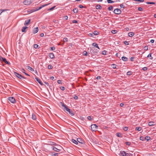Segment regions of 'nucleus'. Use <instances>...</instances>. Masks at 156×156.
Instances as JSON below:
<instances>
[{
  "label": "nucleus",
  "mask_w": 156,
  "mask_h": 156,
  "mask_svg": "<svg viewBox=\"0 0 156 156\" xmlns=\"http://www.w3.org/2000/svg\"><path fill=\"white\" fill-rule=\"evenodd\" d=\"M60 104L64 108L65 110L66 111L68 112L69 113V114L71 116H73L74 115V113L70 109L68 108L66 105H65L62 102H60Z\"/></svg>",
  "instance_id": "1"
},
{
  "label": "nucleus",
  "mask_w": 156,
  "mask_h": 156,
  "mask_svg": "<svg viewBox=\"0 0 156 156\" xmlns=\"http://www.w3.org/2000/svg\"><path fill=\"white\" fill-rule=\"evenodd\" d=\"M33 2V0H25L23 2L25 5H29Z\"/></svg>",
  "instance_id": "2"
},
{
  "label": "nucleus",
  "mask_w": 156,
  "mask_h": 156,
  "mask_svg": "<svg viewBox=\"0 0 156 156\" xmlns=\"http://www.w3.org/2000/svg\"><path fill=\"white\" fill-rule=\"evenodd\" d=\"M98 126L95 124L92 125L91 126V128L92 131H96L98 129Z\"/></svg>",
  "instance_id": "3"
},
{
  "label": "nucleus",
  "mask_w": 156,
  "mask_h": 156,
  "mask_svg": "<svg viewBox=\"0 0 156 156\" xmlns=\"http://www.w3.org/2000/svg\"><path fill=\"white\" fill-rule=\"evenodd\" d=\"M0 61L1 62H5L6 64L10 65V63L7 61L6 59L5 58H4L0 55Z\"/></svg>",
  "instance_id": "4"
},
{
  "label": "nucleus",
  "mask_w": 156,
  "mask_h": 156,
  "mask_svg": "<svg viewBox=\"0 0 156 156\" xmlns=\"http://www.w3.org/2000/svg\"><path fill=\"white\" fill-rule=\"evenodd\" d=\"M14 74L15 75L16 77H17L18 78H19V79H26L25 77L23 76L21 74H20L19 73L16 72H14Z\"/></svg>",
  "instance_id": "5"
},
{
  "label": "nucleus",
  "mask_w": 156,
  "mask_h": 156,
  "mask_svg": "<svg viewBox=\"0 0 156 156\" xmlns=\"http://www.w3.org/2000/svg\"><path fill=\"white\" fill-rule=\"evenodd\" d=\"M8 100L12 103H15L16 102V100L15 98L12 97H9L8 98Z\"/></svg>",
  "instance_id": "6"
},
{
  "label": "nucleus",
  "mask_w": 156,
  "mask_h": 156,
  "mask_svg": "<svg viewBox=\"0 0 156 156\" xmlns=\"http://www.w3.org/2000/svg\"><path fill=\"white\" fill-rule=\"evenodd\" d=\"M49 4H44V5H42L40 7H37L36 9L32 11L31 10V12H35V11H37L38 10H40V9H41V8H42L43 7H44L45 6H47V5H48Z\"/></svg>",
  "instance_id": "7"
},
{
  "label": "nucleus",
  "mask_w": 156,
  "mask_h": 156,
  "mask_svg": "<svg viewBox=\"0 0 156 156\" xmlns=\"http://www.w3.org/2000/svg\"><path fill=\"white\" fill-rule=\"evenodd\" d=\"M121 11L119 9H116L114 10V12L116 14L119 15L121 13Z\"/></svg>",
  "instance_id": "8"
},
{
  "label": "nucleus",
  "mask_w": 156,
  "mask_h": 156,
  "mask_svg": "<svg viewBox=\"0 0 156 156\" xmlns=\"http://www.w3.org/2000/svg\"><path fill=\"white\" fill-rule=\"evenodd\" d=\"M77 140L79 144H85L84 141L81 138H77Z\"/></svg>",
  "instance_id": "9"
},
{
  "label": "nucleus",
  "mask_w": 156,
  "mask_h": 156,
  "mask_svg": "<svg viewBox=\"0 0 156 156\" xmlns=\"http://www.w3.org/2000/svg\"><path fill=\"white\" fill-rule=\"evenodd\" d=\"M128 153H126L125 151H120V155L122 156H126Z\"/></svg>",
  "instance_id": "10"
},
{
  "label": "nucleus",
  "mask_w": 156,
  "mask_h": 156,
  "mask_svg": "<svg viewBox=\"0 0 156 156\" xmlns=\"http://www.w3.org/2000/svg\"><path fill=\"white\" fill-rule=\"evenodd\" d=\"M35 79L36 81L41 85H43V83L41 81V80L39 79L37 77H36Z\"/></svg>",
  "instance_id": "11"
},
{
  "label": "nucleus",
  "mask_w": 156,
  "mask_h": 156,
  "mask_svg": "<svg viewBox=\"0 0 156 156\" xmlns=\"http://www.w3.org/2000/svg\"><path fill=\"white\" fill-rule=\"evenodd\" d=\"M38 31V27L34 28L33 30V33L34 34H35L37 33Z\"/></svg>",
  "instance_id": "12"
},
{
  "label": "nucleus",
  "mask_w": 156,
  "mask_h": 156,
  "mask_svg": "<svg viewBox=\"0 0 156 156\" xmlns=\"http://www.w3.org/2000/svg\"><path fill=\"white\" fill-rule=\"evenodd\" d=\"M30 20L29 19L28 20H26L25 21V22L24 23V25L25 26H28L29 24V23H30Z\"/></svg>",
  "instance_id": "13"
},
{
  "label": "nucleus",
  "mask_w": 156,
  "mask_h": 156,
  "mask_svg": "<svg viewBox=\"0 0 156 156\" xmlns=\"http://www.w3.org/2000/svg\"><path fill=\"white\" fill-rule=\"evenodd\" d=\"M148 125L149 126H153L155 125V122H149L148 123Z\"/></svg>",
  "instance_id": "14"
},
{
  "label": "nucleus",
  "mask_w": 156,
  "mask_h": 156,
  "mask_svg": "<svg viewBox=\"0 0 156 156\" xmlns=\"http://www.w3.org/2000/svg\"><path fill=\"white\" fill-rule=\"evenodd\" d=\"M49 57L51 59L54 58H55L54 55V54L53 53H49Z\"/></svg>",
  "instance_id": "15"
},
{
  "label": "nucleus",
  "mask_w": 156,
  "mask_h": 156,
  "mask_svg": "<svg viewBox=\"0 0 156 156\" xmlns=\"http://www.w3.org/2000/svg\"><path fill=\"white\" fill-rule=\"evenodd\" d=\"M52 149L54 151H56V152H59V151H60V149H58L55 147H53Z\"/></svg>",
  "instance_id": "16"
},
{
  "label": "nucleus",
  "mask_w": 156,
  "mask_h": 156,
  "mask_svg": "<svg viewBox=\"0 0 156 156\" xmlns=\"http://www.w3.org/2000/svg\"><path fill=\"white\" fill-rule=\"evenodd\" d=\"M26 68L29 70L32 71H34L32 67H30V66H26Z\"/></svg>",
  "instance_id": "17"
},
{
  "label": "nucleus",
  "mask_w": 156,
  "mask_h": 156,
  "mask_svg": "<svg viewBox=\"0 0 156 156\" xmlns=\"http://www.w3.org/2000/svg\"><path fill=\"white\" fill-rule=\"evenodd\" d=\"M28 27L26 26L23 27L22 29V31L23 32H25L26 31V29Z\"/></svg>",
  "instance_id": "18"
},
{
  "label": "nucleus",
  "mask_w": 156,
  "mask_h": 156,
  "mask_svg": "<svg viewBox=\"0 0 156 156\" xmlns=\"http://www.w3.org/2000/svg\"><path fill=\"white\" fill-rule=\"evenodd\" d=\"M128 35L129 37H132L134 35V33L133 32H130L128 33Z\"/></svg>",
  "instance_id": "19"
},
{
  "label": "nucleus",
  "mask_w": 156,
  "mask_h": 156,
  "mask_svg": "<svg viewBox=\"0 0 156 156\" xmlns=\"http://www.w3.org/2000/svg\"><path fill=\"white\" fill-rule=\"evenodd\" d=\"M71 141L73 143H74V144H78V142L77 140H76L75 139H72Z\"/></svg>",
  "instance_id": "20"
},
{
  "label": "nucleus",
  "mask_w": 156,
  "mask_h": 156,
  "mask_svg": "<svg viewBox=\"0 0 156 156\" xmlns=\"http://www.w3.org/2000/svg\"><path fill=\"white\" fill-rule=\"evenodd\" d=\"M122 59L123 61L126 62V61H127L128 58L127 57H126L122 56Z\"/></svg>",
  "instance_id": "21"
},
{
  "label": "nucleus",
  "mask_w": 156,
  "mask_h": 156,
  "mask_svg": "<svg viewBox=\"0 0 156 156\" xmlns=\"http://www.w3.org/2000/svg\"><path fill=\"white\" fill-rule=\"evenodd\" d=\"M96 8L97 9H101L102 8L101 6L99 5H98L96 6Z\"/></svg>",
  "instance_id": "22"
},
{
  "label": "nucleus",
  "mask_w": 156,
  "mask_h": 156,
  "mask_svg": "<svg viewBox=\"0 0 156 156\" xmlns=\"http://www.w3.org/2000/svg\"><path fill=\"white\" fill-rule=\"evenodd\" d=\"M92 45L95 46L96 48H97L98 49H100V48L99 47L98 44L97 43H93L92 44Z\"/></svg>",
  "instance_id": "23"
},
{
  "label": "nucleus",
  "mask_w": 156,
  "mask_h": 156,
  "mask_svg": "<svg viewBox=\"0 0 156 156\" xmlns=\"http://www.w3.org/2000/svg\"><path fill=\"white\" fill-rule=\"evenodd\" d=\"M142 127H136L135 129V130L136 131H140L141 130Z\"/></svg>",
  "instance_id": "24"
},
{
  "label": "nucleus",
  "mask_w": 156,
  "mask_h": 156,
  "mask_svg": "<svg viewBox=\"0 0 156 156\" xmlns=\"http://www.w3.org/2000/svg\"><path fill=\"white\" fill-rule=\"evenodd\" d=\"M116 135L117 136L119 137H122V135L121 133H116Z\"/></svg>",
  "instance_id": "25"
},
{
  "label": "nucleus",
  "mask_w": 156,
  "mask_h": 156,
  "mask_svg": "<svg viewBox=\"0 0 156 156\" xmlns=\"http://www.w3.org/2000/svg\"><path fill=\"white\" fill-rule=\"evenodd\" d=\"M147 57H148V58L150 57V59H151V60L153 59V57H152L151 53H150V54H148V55L147 56Z\"/></svg>",
  "instance_id": "26"
},
{
  "label": "nucleus",
  "mask_w": 156,
  "mask_h": 156,
  "mask_svg": "<svg viewBox=\"0 0 156 156\" xmlns=\"http://www.w3.org/2000/svg\"><path fill=\"white\" fill-rule=\"evenodd\" d=\"M111 66L113 69H116L117 65L115 64H112Z\"/></svg>",
  "instance_id": "27"
},
{
  "label": "nucleus",
  "mask_w": 156,
  "mask_h": 156,
  "mask_svg": "<svg viewBox=\"0 0 156 156\" xmlns=\"http://www.w3.org/2000/svg\"><path fill=\"white\" fill-rule=\"evenodd\" d=\"M78 9L77 8H75L73 9V11L74 13H77L78 12Z\"/></svg>",
  "instance_id": "28"
},
{
  "label": "nucleus",
  "mask_w": 156,
  "mask_h": 156,
  "mask_svg": "<svg viewBox=\"0 0 156 156\" xmlns=\"http://www.w3.org/2000/svg\"><path fill=\"white\" fill-rule=\"evenodd\" d=\"M93 33L94 34V35H98L99 33L97 31H95Z\"/></svg>",
  "instance_id": "29"
},
{
  "label": "nucleus",
  "mask_w": 156,
  "mask_h": 156,
  "mask_svg": "<svg viewBox=\"0 0 156 156\" xmlns=\"http://www.w3.org/2000/svg\"><path fill=\"white\" fill-rule=\"evenodd\" d=\"M132 74V72L131 71H128L126 73L127 75L128 76L131 75Z\"/></svg>",
  "instance_id": "30"
},
{
  "label": "nucleus",
  "mask_w": 156,
  "mask_h": 156,
  "mask_svg": "<svg viewBox=\"0 0 156 156\" xmlns=\"http://www.w3.org/2000/svg\"><path fill=\"white\" fill-rule=\"evenodd\" d=\"M58 153H54L53 152L51 153L52 156H58Z\"/></svg>",
  "instance_id": "31"
},
{
  "label": "nucleus",
  "mask_w": 156,
  "mask_h": 156,
  "mask_svg": "<svg viewBox=\"0 0 156 156\" xmlns=\"http://www.w3.org/2000/svg\"><path fill=\"white\" fill-rule=\"evenodd\" d=\"M125 144L126 145L128 146H130L131 144V143L130 142H127L125 143Z\"/></svg>",
  "instance_id": "32"
},
{
  "label": "nucleus",
  "mask_w": 156,
  "mask_h": 156,
  "mask_svg": "<svg viewBox=\"0 0 156 156\" xmlns=\"http://www.w3.org/2000/svg\"><path fill=\"white\" fill-rule=\"evenodd\" d=\"M146 3L147 4H155V3L154 2H147Z\"/></svg>",
  "instance_id": "33"
},
{
  "label": "nucleus",
  "mask_w": 156,
  "mask_h": 156,
  "mask_svg": "<svg viewBox=\"0 0 156 156\" xmlns=\"http://www.w3.org/2000/svg\"><path fill=\"white\" fill-rule=\"evenodd\" d=\"M32 119L34 120H35L36 119V116L35 115H32Z\"/></svg>",
  "instance_id": "34"
},
{
  "label": "nucleus",
  "mask_w": 156,
  "mask_h": 156,
  "mask_svg": "<svg viewBox=\"0 0 156 156\" xmlns=\"http://www.w3.org/2000/svg\"><path fill=\"white\" fill-rule=\"evenodd\" d=\"M107 2L108 3H112L114 2V1L112 0H107Z\"/></svg>",
  "instance_id": "35"
},
{
  "label": "nucleus",
  "mask_w": 156,
  "mask_h": 156,
  "mask_svg": "<svg viewBox=\"0 0 156 156\" xmlns=\"http://www.w3.org/2000/svg\"><path fill=\"white\" fill-rule=\"evenodd\" d=\"M8 9H0V12L1 13V14L3 12L8 10Z\"/></svg>",
  "instance_id": "36"
},
{
  "label": "nucleus",
  "mask_w": 156,
  "mask_h": 156,
  "mask_svg": "<svg viewBox=\"0 0 156 156\" xmlns=\"http://www.w3.org/2000/svg\"><path fill=\"white\" fill-rule=\"evenodd\" d=\"M145 139L148 141L150 140V137L148 136H147L145 137Z\"/></svg>",
  "instance_id": "37"
},
{
  "label": "nucleus",
  "mask_w": 156,
  "mask_h": 156,
  "mask_svg": "<svg viewBox=\"0 0 156 156\" xmlns=\"http://www.w3.org/2000/svg\"><path fill=\"white\" fill-rule=\"evenodd\" d=\"M113 9V7L111 5L108 8V9L109 10V11H111L112 10V9Z\"/></svg>",
  "instance_id": "38"
},
{
  "label": "nucleus",
  "mask_w": 156,
  "mask_h": 156,
  "mask_svg": "<svg viewBox=\"0 0 156 156\" xmlns=\"http://www.w3.org/2000/svg\"><path fill=\"white\" fill-rule=\"evenodd\" d=\"M48 69H52V66L51 65H49L48 67Z\"/></svg>",
  "instance_id": "39"
},
{
  "label": "nucleus",
  "mask_w": 156,
  "mask_h": 156,
  "mask_svg": "<svg viewBox=\"0 0 156 156\" xmlns=\"http://www.w3.org/2000/svg\"><path fill=\"white\" fill-rule=\"evenodd\" d=\"M123 129L125 131H127L128 129V127H124L123 128Z\"/></svg>",
  "instance_id": "40"
},
{
  "label": "nucleus",
  "mask_w": 156,
  "mask_h": 156,
  "mask_svg": "<svg viewBox=\"0 0 156 156\" xmlns=\"http://www.w3.org/2000/svg\"><path fill=\"white\" fill-rule=\"evenodd\" d=\"M63 41L64 42H67L68 41V38L66 37L64 38L63 39Z\"/></svg>",
  "instance_id": "41"
},
{
  "label": "nucleus",
  "mask_w": 156,
  "mask_h": 156,
  "mask_svg": "<svg viewBox=\"0 0 156 156\" xmlns=\"http://www.w3.org/2000/svg\"><path fill=\"white\" fill-rule=\"evenodd\" d=\"M124 43L126 45H128L129 44V43L128 41H125L124 42Z\"/></svg>",
  "instance_id": "42"
},
{
  "label": "nucleus",
  "mask_w": 156,
  "mask_h": 156,
  "mask_svg": "<svg viewBox=\"0 0 156 156\" xmlns=\"http://www.w3.org/2000/svg\"><path fill=\"white\" fill-rule=\"evenodd\" d=\"M117 31L116 30H112V34H116V33Z\"/></svg>",
  "instance_id": "43"
},
{
  "label": "nucleus",
  "mask_w": 156,
  "mask_h": 156,
  "mask_svg": "<svg viewBox=\"0 0 156 156\" xmlns=\"http://www.w3.org/2000/svg\"><path fill=\"white\" fill-rule=\"evenodd\" d=\"M144 50L147 51V50H148V47L147 46H145L144 47Z\"/></svg>",
  "instance_id": "44"
},
{
  "label": "nucleus",
  "mask_w": 156,
  "mask_h": 156,
  "mask_svg": "<svg viewBox=\"0 0 156 156\" xmlns=\"http://www.w3.org/2000/svg\"><path fill=\"white\" fill-rule=\"evenodd\" d=\"M107 51H102V54L103 55H106L107 54Z\"/></svg>",
  "instance_id": "45"
},
{
  "label": "nucleus",
  "mask_w": 156,
  "mask_h": 156,
  "mask_svg": "<svg viewBox=\"0 0 156 156\" xmlns=\"http://www.w3.org/2000/svg\"><path fill=\"white\" fill-rule=\"evenodd\" d=\"M34 48L36 49L37 48L38 46V45L36 44H34Z\"/></svg>",
  "instance_id": "46"
},
{
  "label": "nucleus",
  "mask_w": 156,
  "mask_h": 156,
  "mask_svg": "<svg viewBox=\"0 0 156 156\" xmlns=\"http://www.w3.org/2000/svg\"><path fill=\"white\" fill-rule=\"evenodd\" d=\"M83 54L85 56H87V53L86 51H84L83 52Z\"/></svg>",
  "instance_id": "47"
},
{
  "label": "nucleus",
  "mask_w": 156,
  "mask_h": 156,
  "mask_svg": "<svg viewBox=\"0 0 156 156\" xmlns=\"http://www.w3.org/2000/svg\"><path fill=\"white\" fill-rule=\"evenodd\" d=\"M120 7L121 8H124L125 6L123 4H122L120 5Z\"/></svg>",
  "instance_id": "48"
},
{
  "label": "nucleus",
  "mask_w": 156,
  "mask_h": 156,
  "mask_svg": "<svg viewBox=\"0 0 156 156\" xmlns=\"http://www.w3.org/2000/svg\"><path fill=\"white\" fill-rule=\"evenodd\" d=\"M126 156H133V154L130 153H128Z\"/></svg>",
  "instance_id": "49"
},
{
  "label": "nucleus",
  "mask_w": 156,
  "mask_h": 156,
  "mask_svg": "<svg viewBox=\"0 0 156 156\" xmlns=\"http://www.w3.org/2000/svg\"><path fill=\"white\" fill-rule=\"evenodd\" d=\"M147 67H145L143 68V70H144V71L147 70Z\"/></svg>",
  "instance_id": "50"
},
{
  "label": "nucleus",
  "mask_w": 156,
  "mask_h": 156,
  "mask_svg": "<svg viewBox=\"0 0 156 156\" xmlns=\"http://www.w3.org/2000/svg\"><path fill=\"white\" fill-rule=\"evenodd\" d=\"M60 89L61 90H65V88L64 87L62 86L60 87Z\"/></svg>",
  "instance_id": "51"
},
{
  "label": "nucleus",
  "mask_w": 156,
  "mask_h": 156,
  "mask_svg": "<svg viewBox=\"0 0 156 156\" xmlns=\"http://www.w3.org/2000/svg\"><path fill=\"white\" fill-rule=\"evenodd\" d=\"M73 98L75 100H77L78 99V97L76 95H75L73 97Z\"/></svg>",
  "instance_id": "52"
},
{
  "label": "nucleus",
  "mask_w": 156,
  "mask_h": 156,
  "mask_svg": "<svg viewBox=\"0 0 156 156\" xmlns=\"http://www.w3.org/2000/svg\"><path fill=\"white\" fill-rule=\"evenodd\" d=\"M138 10L140 11H141L143 10V8L142 7H139L138 8Z\"/></svg>",
  "instance_id": "53"
},
{
  "label": "nucleus",
  "mask_w": 156,
  "mask_h": 156,
  "mask_svg": "<svg viewBox=\"0 0 156 156\" xmlns=\"http://www.w3.org/2000/svg\"><path fill=\"white\" fill-rule=\"evenodd\" d=\"M87 119L89 120H91V116H89L87 117Z\"/></svg>",
  "instance_id": "54"
},
{
  "label": "nucleus",
  "mask_w": 156,
  "mask_h": 156,
  "mask_svg": "<svg viewBox=\"0 0 156 156\" xmlns=\"http://www.w3.org/2000/svg\"><path fill=\"white\" fill-rule=\"evenodd\" d=\"M134 1H138L140 2H143L144 1V0H134Z\"/></svg>",
  "instance_id": "55"
},
{
  "label": "nucleus",
  "mask_w": 156,
  "mask_h": 156,
  "mask_svg": "<svg viewBox=\"0 0 156 156\" xmlns=\"http://www.w3.org/2000/svg\"><path fill=\"white\" fill-rule=\"evenodd\" d=\"M72 22L73 23H77V21L76 20H74Z\"/></svg>",
  "instance_id": "56"
},
{
  "label": "nucleus",
  "mask_w": 156,
  "mask_h": 156,
  "mask_svg": "<svg viewBox=\"0 0 156 156\" xmlns=\"http://www.w3.org/2000/svg\"><path fill=\"white\" fill-rule=\"evenodd\" d=\"M55 7V6H53V7H52L49 9L48 10H53L54 8Z\"/></svg>",
  "instance_id": "57"
},
{
  "label": "nucleus",
  "mask_w": 156,
  "mask_h": 156,
  "mask_svg": "<svg viewBox=\"0 0 156 156\" xmlns=\"http://www.w3.org/2000/svg\"><path fill=\"white\" fill-rule=\"evenodd\" d=\"M57 83L58 84L62 83V81L60 80H58L57 81Z\"/></svg>",
  "instance_id": "58"
},
{
  "label": "nucleus",
  "mask_w": 156,
  "mask_h": 156,
  "mask_svg": "<svg viewBox=\"0 0 156 156\" xmlns=\"http://www.w3.org/2000/svg\"><path fill=\"white\" fill-rule=\"evenodd\" d=\"M51 50L53 51V50H55V47H51Z\"/></svg>",
  "instance_id": "59"
},
{
  "label": "nucleus",
  "mask_w": 156,
  "mask_h": 156,
  "mask_svg": "<svg viewBox=\"0 0 156 156\" xmlns=\"http://www.w3.org/2000/svg\"><path fill=\"white\" fill-rule=\"evenodd\" d=\"M134 57H131V58H130V60L131 61H133V59H134Z\"/></svg>",
  "instance_id": "60"
},
{
  "label": "nucleus",
  "mask_w": 156,
  "mask_h": 156,
  "mask_svg": "<svg viewBox=\"0 0 156 156\" xmlns=\"http://www.w3.org/2000/svg\"><path fill=\"white\" fill-rule=\"evenodd\" d=\"M89 35L90 36H91V37H93V36L94 35V34L93 33H90L89 34Z\"/></svg>",
  "instance_id": "61"
},
{
  "label": "nucleus",
  "mask_w": 156,
  "mask_h": 156,
  "mask_svg": "<svg viewBox=\"0 0 156 156\" xmlns=\"http://www.w3.org/2000/svg\"><path fill=\"white\" fill-rule=\"evenodd\" d=\"M79 7L80 8H83V6L82 5H79Z\"/></svg>",
  "instance_id": "62"
},
{
  "label": "nucleus",
  "mask_w": 156,
  "mask_h": 156,
  "mask_svg": "<svg viewBox=\"0 0 156 156\" xmlns=\"http://www.w3.org/2000/svg\"><path fill=\"white\" fill-rule=\"evenodd\" d=\"M143 138L144 137L143 136H141L140 137V139L141 140H142V141L143 140Z\"/></svg>",
  "instance_id": "63"
},
{
  "label": "nucleus",
  "mask_w": 156,
  "mask_h": 156,
  "mask_svg": "<svg viewBox=\"0 0 156 156\" xmlns=\"http://www.w3.org/2000/svg\"><path fill=\"white\" fill-rule=\"evenodd\" d=\"M154 40L153 39H151L150 41V42L151 43H153L154 42Z\"/></svg>",
  "instance_id": "64"
}]
</instances>
